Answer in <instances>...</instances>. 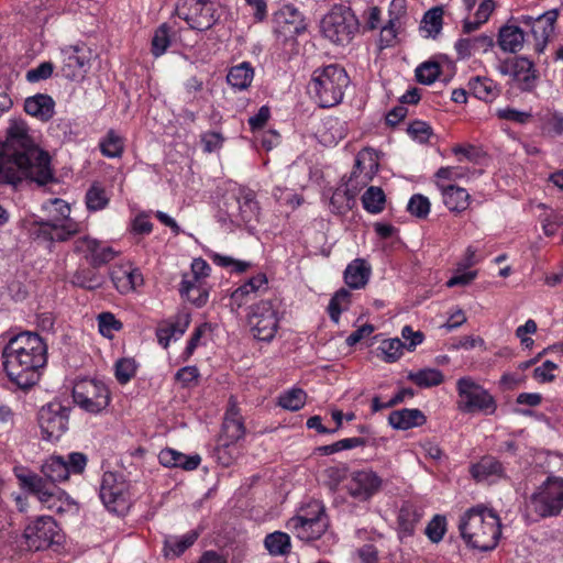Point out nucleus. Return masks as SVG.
I'll return each mask as SVG.
<instances>
[{
  "mask_svg": "<svg viewBox=\"0 0 563 563\" xmlns=\"http://www.w3.org/2000/svg\"><path fill=\"white\" fill-rule=\"evenodd\" d=\"M23 178H30L38 186L56 181L49 155L33 142L27 124L23 120H12L0 146V184L15 186Z\"/></svg>",
  "mask_w": 563,
  "mask_h": 563,
  "instance_id": "1",
  "label": "nucleus"
},
{
  "mask_svg": "<svg viewBox=\"0 0 563 563\" xmlns=\"http://www.w3.org/2000/svg\"><path fill=\"white\" fill-rule=\"evenodd\" d=\"M3 366L10 380L21 389L37 384L47 362V346L34 332H22L9 340L2 351Z\"/></svg>",
  "mask_w": 563,
  "mask_h": 563,
  "instance_id": "2",
  "label": "nucleus"
},
{
  "mask_svg": "<svg viewBox=\"0 0 563 563\" xmlns=\"http://www.w3.org/2000/svg\"><path fill=\"white\" fill-rule=\"evenodd\" d=\"M459 530L470 547L490 551L497 547L501 536L500 518L493 509L476 506L461 517Z\"/></svg>",
  "mask_w": 563,
  "mask_h": 563,
  "instance_id": "3",
  "label": "nucleus"
},
{
  "mask_svg": "<svg viewBox=\"0 0 563 563\" xmlns=\"http://www.w3.org/2000/svg\"><path fill=\"white\" fill-rule=\"evenodd\" d=\"M350 78L343 67L331 64L317 68L312 73L309 91L321 108H331L339 104L349 86Z\"/></svg>",
  "mask_w": 563,
  "mask_h": 563,
  "instance_id": "4",
  "label": "nucleus"
},
{
  "mask_svg": "<svg viewBox=\"0 0 563 563\" xmlns=\"http://www.w3.org/2000/svg\"><path fill=\"white\" fill-rule=\"evenodd\" d=\"M456 391L459 396L456 408L462 413L493 415L497 409L494 396L471 376L457 379Z\"/></svg>",
  "mask_w": 563,
  "mask_h": 563,
  "instance_id": "5",
  "label": "nucleus"
},
{
  "mask_svg": "<svg viewBox=\"0 0 563 563\" xmlns=\"http://www.w3.org/2000/svg\"><path fill=\"white\" fill-rule=\"evenodd\" d=\"M321 33L334 44L344 45L352 41L358 30V21L345 5H334L320 22Z\"/></svg>",
  "mask_w": 563,
  "mask_h": 563,
  "instance_id": "6",
  "label": "nucleus"
},
{
  "mask_svg": "<svg viewBox=\"0 0 563 563\" xmlns=\"http://www.w3.org/2000/svg\"><path fill=\"white\" fill-rule=\"evenodd\" d=\"M528 509L542 518L558 516L563 509V478L549 476L530 496Z\"/></svg>",
  "mask_w": 563,
  "mask_h": 563,
  "instance_id": "7",
  "label": "nucleus"
},
{
  "mask_svg": "<svg viewBox=\"0 0 563 563\" xmlns=\"http://www.w3.org/2000/svg\"><path fill=\"white\" fill-rule=\"evenodd\" d=\"M176 14L185 20L190 29L207 31L219 20L220 14L216 2L211 0H180Z\"/></svg>",
  "mask_w": 563,
  "mask_h": 563,
  "instance_id": "8",
  "label": "nucleus"
},
{
  "mask_svg": "<svg viewBox=\"0 0 563 563\" xmlns=\"http://www.w3.org/2000/svg\"><path fill=\"white\" fill-rule=\"evenodd\" d=\"M73 399L82 410L99 413L109 406L110 390L101 380L80 379L73 387Z\"/></svg>",
  "mask_w": 563,
  "mask_h": 563,
  "instance_id": "9",
  "label": "nucleus"
},
{
  "mask_svg": "<svg viewBox=\"0 0 563 563\" xmlns=\"http://www.w3.org/2000/svg\"><path fill=\"white\" fill-rule=\"evenodd\" d=\"M25 548L30 551H44L62 540L60 529L51 516H41L29 523L23 532Z\"/></svg>",
  "mask_w": 563,
  "mask_h": 563,
  "instance_id": "10",
  "label": "nucleus"
},
{
  "mask_svg": "<svg viewBox=\"0 0 563 563\" xmlns=\"http://www.w3.org/2000/svg\"><path fill=\"white\" fill-rule=\"evenodd\" d=\"M249 325L255 339L269 342L278 330L279 319L273 300H261L250 307Z\"/></svg>",
  "mask_w": 563,
  "mask_h": 563,
  "instance_id": "11",
  "label": "nucleus"
},
{
  "mask_svg": "<svg viewBox=\"0 0 563 563\" xmlns=\"http://www.w3.org/2000/svg\"><path fill=\"white\" fill-rule=\"evenodd\" d=\"M311 512L297 515L288 521V527L294 530L297 538L303 541L319 539L329 526L325 509L322 505L316 503L311 506Z\"/></svg>",
  "mask_w": 563,
  "mask_h": 563,
  "instance_id": "12",
  "label": "nucleus"
},
{
  "mask_svg": "<svg viewBox=\"0 0 563 563\" xmlns=\"http://www.w3.org/2000/svg\"><path fill=\"white\" fill-rule=\"evenodd\" d=\"M70 408L59 401L43 406L37 413L38 426L46 440H58L68 429Z\"/></svg>",
  "mask_w": 563,
  "mask_h": 563,
  "instance_id": "13",
  "label": "nucleus"
},
{
  "mask_svg": "<svg viewBox=\"0 0 563 563\" xmlns=\"http://www.w3.org/2000/svg\"><path fill=\"white\" fill-rule=\"evenodd\" d=\"M99 496L110 511L120 512L129 504V484L121 474L106 472L102 475Z\"/></svg>",
  "mask_w": 563,
  "mask_h": 563,
  "instance_id": "14",
  "label": "nucleus"
},
{
  "mask_svg": "<svg viewBox=\"0 0 563 563\" xmlns=\"http://www.w3.org/2000/svg\"><path fill=\"white\" fill-rule=\"evenodd\" d=\"M227 214L244 224L257 220L260 207L255 200V192L251 189L239 188L232 192L224 201Z\"/></svg>",
  "mask_w": 563,
  "mask_h": 563,
  "instance_id": "15",
  "label": "nucleus"
},
{
  "mask_svg": "<svg viewBox=\"0 0 563 563\" xmlns=\"http://www.w3.org/2000/svg\"><path fill=\"white\" fill-rule=\"evenodd\" d=\"M559 14V9H552L536 18L531 15H520L515 19L518 24L530 29V33L536 41L534 51L538 54L543 53L545 49L551 34L554 32V25Z\"/></svg>",
  "mask_w": 563,
  "mask_h": 563,
  "instance_id": "16",
  "label": "nucleus"
},
{
  "mask_svg": "<svg viewBox=\"0 0 563 563\" xmlns=\"http://www.w3.org/2000/svg\"><path fill=\"white\" fill-rule=\"evenodd\" d=\"M498 70L510 76L521 91H532L537 85L538 76L533 63L527 57H514L503 60Z\"/></svg>",
  "mask_w": 563,
  "mask_h": 563,
  "instance_id": "17",
  "label": "nucleus"
},
{
  "mask_svg": "<svg viewBox=\"0 0 563 563\" xmlns=\"http://www.w3.org/2000/svg\"><path fill=\"white\" fill-rule=\"evenodd\" d=\"M30 232L35 240L65 242L79 232V224L75 221L40 220L32 223Z\"/></svg>",
  "mask_w": 563,
  "mask_h": 563,
  "instance_id": "18",
  "label": "nucleus"
},
{
  "mask_svg": "<svg viewBox=\"0 0 563 563\" xmlns=\"http://www.w3.org/2000/svg\"><path fill=\"white\" fill-rule=\"evenodd\" d=\"M18 478L22 487L34 494L48 509H60L56 507V503L62 500L66 493L55 484L36 474L19 475Z\"/></svg>",
  "mask_w": 563,
  "mask_h": 563,
  "instance_id": "19",
  "label": "nucleus"
},
{
  "mask_svg": "<svg viewBox=\"0 0 563 563\" xmlns=\"http://www.w3.org/2000/svg\"><path fill=\"white\" fill-rule=\"evenodd\" d=\"M380 477L372 470L356 471L347 483L349 494L361 501L368 500L380 487Z\"/></svg>",
  "mask_w": 563,
  "mask_h": 563,
  "instance_id": "20",
  "label": "nucleus"
},
{
  "mask_svg": "<svg viewBox=\"0 0 563 563\" xmlns=\"http://www.w3.org/2000/svg\"><path fill=\"white\" fill-rule=\"evenodd\" d=\"M245 427L240 415L236 401L233 397L229 400V406L224 415L222 431L219 440L229 441L230 443H239L244 438Z\"/></svg>",
  "mask_w": 563,
  "mask_h": 563,
  "instance_id": "21",
  "label": "nucleus"
},
{
  "mask_svg": "<svg viewBox=\"0 0 563 563\" xmlns=\"http://www.w3.org/2000/svg\"><path fill=\"white\" fill-rule=\"evenodd\" d=\"M74 251L77 253H89L91 255L90 263L93 267L109 263L117 255V252L112 247H101L98 241L88 236L78 239L75 242Z\"/></svg>",
  "mask_w": 563,
  "mask_h": 563,
  "instance_id": "22",
  "label": "nucleus"
},
{
  "mask_svg": "<svg viewBox=\"0 0 563 563\" xmlns=\"http://www.w3.org/2000/svg\"><path fill=\"white\" fill-rule=\"evenodd\" d=\"M378 169V163L372 158L369 152H360L355 158L353 170L351 172L349 184L356 188L358 185L365 186L372 180L373 175Z\"/></svg>",
  "mask_w": 563,
  "mask_h": 563,
  "instance_id": "23",
  "label": "nucleus"
},
{
  "mask_svg": "<svg viewBox=\"0 0 563 563\" xmlns=\"http://www.w3.org/2000/svg\"><path fill=\"white\" fill-rule=\"evenodd\" d=\"M274 20L279 32H283L284 34L295 35L305 30L302 14L292 4L282 7L275 13Z\"/></svg>",
  "mask_w": 563,
  "mask_h": 563,
  "instance_id": "24",
  "label": "nucleus"
},
{
  "mask_svg": "<svg viewBox=\"0 0 563 563\" xmlns=\"http://www.w3.org/2000/svg\"><path fill=\"white\" fill-rule=\"evenodd\" d=\"M64 55L63 73L68 79H76L86 71L89 58L82 53V48L78 45L67 46L62 49Z\"/></svg>",
  "mask_w": 563,
  "mask_h": 563,
  "instance_id": "25",
  "label": "nucleus"
},
{
  "mask_svg": "<svg viewBox=\"0 0 563 563\" xmlns=\"http://www.w3.org/2000/svg\"><path fill=\"white\" fill-rule=\"evenodd\" d=\"M24 110L27 114L47 122L55 113V101L48 95L37 93L25 99Z\"/></svg>",
  "mask_w": 563,
  "mask_h": 563,
  "instance_id": "26",
  "label": "nucleus"
},
{
  "mask_svg": "<svg viewBox=\"0 0 563 563\" xmlns=\"http://www.w3.org/2000/svg\"><path fill=\"white\" fill-rule=\"evenodd\" d=\"M494 46V38L490 35L481 34L474 37L460 38L454 47L457 58L465 59L473 54L486 53Z\"/></svg>",
  "mask_w": 563,
  "mask_h": 563,
  "instance_id": "27",
  "label": "nucleus"
},
{
  "mask_svg": "<svg viewBox=\"0 0 563 563\" xmlns=\"http://www.w3.org/2000/svg\"><path fill=\"white\" fill-rule=\"evenodd\" d=\"M158 461L166 467H180L185 471H192L199 466L201 457L198 454L188 456L174 449L166 448L159 452Z\"/></svg>",
  "mask_w": 563,
  "mask_h": 563,
  "instance_id": "28",
  "label": "nucleus"
},
{
  "mask_svg": "<svg viewBox=\"0 0 563 563\" xmlns=\"http://www.w3.org/2000/svg\"><path fill=\"white\" fill-rule=\"evenodd\" d=\"M427 417L420 409H401L389 413L388 422L397 430H408L424 424Z\"/></svg>",
  "mask_w": 563,
  "mask_h": 563,
  "instance_id": "29",
  "label": "nucleus"
},
{
  "mask_svg": "<svg viewBox=\"0 0 563 563\" xmlns=\"http://www.w3.org/2000/svg\"><path fill=\"white\" fill-rule=\"evenodd\" d=\"M498 45L507 53H517L523 47L525 32L519 25L506 24L499 29Z\"/></svg>",
  "mask_w": 563,
  "mask_h": 563,
  "instance_id": "30",
  "label": "nucleus"
},
{
  "mask_svg": "<svg viewBox=\"0 0 563 563\" xmlns=\"http://www.w3.org/2000/svg\"><path fill=\"white\" fill-rule=\"evenodd\" d=\"M181 297L194 303L196 307H202L207 303L209 292L203 287L202 280L189 279V276L185 274L180 283L179 288Z\"/></svg>",
  "mask_w": 563,
  "mask_h": 563,
  "instance_id": "31",
  "label": "nucleus"
},
{
  "mask_svg": "<svg viewBox=\"0 0 563 563\" xmlns=\"http://www.w3.org/2000/svg\"><path fill=\"white\" fill-rule=\"evenodd\" d=\"M441 191L443 202L449 210L453 212H462L468 208L471 196L466 189L455 185H442Z\"/></svg>",
  "mask_w": 563,
  "mask_h": 563,
  "instance_id": "32",
  "label": "nucleus"
},
{
  "mask_svg": "<svg viewBox=\"0 0 563 563\" xmlns=\"http://www.w3.org/2000/svg\"><path fill=\"white\" fill-rule=\"evenodd\" d=\"M371 267L362 258L352 261L344 272V280L346 285L353 289L363 288L369 278Z\"/></svg>",
  "mask_w": 563,
  "mask_h": 563,
  "instance_id": "33",
  "label": "nucleus"
},
{
  "mask_svg": "<svg viewBox=\"0 0 563 563\" xmlns=\"http://www.w3.org/2000/svg\"><path fill=\"white\" fill-rule=\"evenodd\" d=\"M199 533L195 530L187 532L181 537L170 536L164 542V555L167 559H174L181 555L198 539Z\"/></svg>",
  "mask_w": 563,
  "mask_h": 563,
  "instance_id": "34",
  "label": "nucleus"
},
{
  "mask_svg": "<svg viewBox=\"0 0 563 563\" xmlns=\"http://www.w3.org/2000/svg\"><path fill=\"white\" fill-rule=\"evenodd\" d=\"M471 474L477 481H485L492 476L501 477L504 475V466L497 459L484 456L479 462L472 465Z\"/></svg>",
  "mask_w": 563,
  "mask_h": 563,
  "instance_id": "35",
  "label": "nucleus"
},
{
  "mask_svg": "<svg viewBox=\"0 0 563 563\" xmlns=\"http://www.w3.org/2000/svg\"><path fill=\"white\" fill-rule=\"evenodd\" d=\"M43 477L53 484L68 479V468L65 459L62 456H51L42 465Z\"/></svg>",
  "mask_w": 563,
  "mask_h": 563,
  "instance_id": "36",
  "label": "nucleus"
},
{
  "mask_svg": "<svg viewBox=\"0 0 563 563\" xmlns=\"http://www.w3.org/2000/svg\"><path fill=\"white\" fill-rule=\"evenodd\" d=\"M468 87L474 97L486 102L493 101L499 95L497 85L487 77L477 76L472 78Z\"/></svg>",
  "mask_w": 563,
  "mask_h": 563,
  "instance_id": "37",
  "label": "nucleus"
},
{
  "mask_svg": "<svg viewBox=\"0 0 563 563\" xmlns=\"http://www.w3.org/2000/svg\"><path fill=\"white\" fill-rule=\"evenodd\" d=\"M408 380L420 388H431L441 385L444 382V375L440 369L426 367L417 372H409Z\"/></svg>",
  "mask_w": 563,
  "mask_h": 563,
  "instance_id": "38",
  "label": "nucleus"
},
{
  "mask_svg": "<svg viewBox=\"0 0 563 563\" xmlns=\"http://www.w3.org/2000/svg\"><path fill=\"white\" fill-rule=\"evenodd\" d=\"M264 547L272 556H285L290 553V537L282 531L268 533L264 539Z\"/></svg>",
  "mask_w": 563,
  "mask_h": 563,
  "instance_id": "39",
  "label": "nucleus"
},
{
  "mask_svg": "<svg viewBox=\"0 0 563 563\" xmlns=\"http://www.w3.org/2000/svg\"><path fill=\"white\" fill-rule=\"evenodd\" d=\"M254 76V70L251 67V65L246 62L241 63L240 65H236L232 67L229 70V74L227 76V81L229 85H231L233 88H236L239 90L246 89Z\"/></svg>",
  "mask_w": 563,
  "mask_h": 563,
  "instance_id": "40",
  "label": "nucleus"
},
{
  "mask_svg": "<svg viewBox=\"0 0 563 563\" xmlns=\"http://www.w3.org/2000/svg\"><path fill=\"white\" fill-rule=\"evenodd\" d=\"M443 25V9L441 7H434L428 10L421 21V30H423L428 36L435 38Z\"/></svg>",
  "mask_w": 563,
  "mask_h": 563,
  "instance_id": "41",
  "label": "nucleus"
},
{
  "mask_svg": "<svg viewBox=\"0 0 563 563\" xmlns=\"http://www.w3.org/2000/svg\"><path fill=\"white\" fill-rule=\"evenodd\" d=\"M386 196L382 188L372 186L362 196V203L364 209L373 214L379 213L384 210Z\"/></svg>",
  "mask_w": 563,
  "mask_h": 563,
  "instance_id": "42",
  "label": "nucleus"
},
{
  "mask_svg": "<svg viewBox=\"0 0 563 563\" xmlns=\"http://www.w3.org/2000/svg\"><path fill=\"white\" fill-rule=\"evenodd\" d=\"M103 156L115 158L121 157L124 151L123 139L113 130H110L99 144Z\"/></svg>",
  "mask_w": 563,
  "mask_h": 563,
  "instance_id": "43",
  "label": "nucleus"
},
{
  "mask_svg": "<svg viewBox=\"0 0 563 563\" xmlns=\"http://www.w3.org/2000/svg\"><path fill=\"white\" fill-rule=\"evenodd\" d=\"M241 454L240 444L229 441H221L218 439L217 446L214 449V456L217 461L223 466H230Z\"/></svg>",
  "mask_w": 563,
  "mask_h": 563,
  "instance_id": "44",
  "label": "nucleus"
},
{
  "mask_svg": "<svg viewBox=\"0 0 563 563\" xmlns=\"http://www.w3.org/2000/svg\"><path fill=\"white\" fill-rule=\"evenodd\" d=\"M350 297L351 292L345 289L341 288L339 289L331 298L329 306H328V312L330 316V319L338 323L340 320V316L343 310L347 308V305L350 303Z\"/></svg>",
  "mask_w": 563,
  "mask_h": 563,
  "instance_id": "45",
  "label": "nucleus"
},
{
  "mask_svg": "<svg viewBox=\"0 0 563 563\" xmlns=\"http://www.w3.org/2000/svg\"><path fill=\"white\" fill-rule=\"evenodd\" d=\"M367 444L365 438L355 437L339 440L332 444L322 445L317 448V451L322 455H331L343 450H351L357 446H364Z\"/></svg>",
  "mask_w": 563,
  "mask_h": 563,
  "instance_id": "46",
  "label": "nucleus"
},
{
  "mask_svg": "<svg viewBox=\"0 0 563 563\" xmlns=\"http://www.w3.org/2000/svg\"><path fill=\"white\" fill-rule=\"evenodd\" d=\"M307 395L300 388H292L283 393L278 398V405L284 409L297 411L306 404Z\"/></svg>",
  "mask_w": 563,
  "mask_h": 563,
  "instance_id": "47",
  "label": "nucleus"
},
{
  "mask_svg": "<svg viewBox=\"0 0 563 563\" xmlns=\"http://www.w3.org/2000/svg\"><path fill=\"white\" fill-rule=\"evenodd\" d=\"M109 198L103 187L98 184L91 185L86 192V206L90 211L102 210L107 207Z\"/></svg>",
  "mask_w": 563,
  "mask_h": 563,
  "instance_id": "48",
  "label": "nucleus"
},
{
  "mask_svg": "<svg viewBox=\"0 0 563 563\" xmlns=\"http://www.w3.org/2000/svg\"><path fill=\"white\" fill-rule=\"evenodd\" d=\"M71 283L75 286L96 289L101 286V277L90 268L78 269L71 277Z\"/></svg>",
  "mask_w": 563,
  "mask_h": 563,
  "instance_id": "49",
  "label": "nucleus"
},
{
  "mask_svg": "<svg viewBox=\"0 0 563 563\" xmlns=\"http://www.w3.org/2000/svg\"><path fill=\"white\" fill-rule=\"evenodd\" d=\"M404 347H406V344H404L400 339L395 338L384 340L378 346V350L383 354L385 362L393 363L400 358Z\"/></svg>",
  "mask_w": 563,
  "mask_h": 563,
  "instance_id": "50",
  "label": "nucleus"
},
{
  "mask_svg": "<svg viewBox=\"0 0 563 563\" xmlns=\"http://www.w3.org/2000/svg\"><path fill=\"white\" fill-rule=\"evenodd\" d=\"M441 73V66L437 62H424L416 69L417 81L422 85H431Z\"/></svg>",
  "mask_w": 563,
  "mask_h": 563,
  "instance_id": "51",
  "label": "nucleus"
},
{
  "mask_svg": "<svg viewBox=\"0 0 563 563\" xmlns=\"http://www.w3.org/2000/svg\"><path fill=\"white\" fill-rule=\"evenodd\" d=\"M170 45L169 27L162 24L154 33L152 38V53L158 57L163 55Z\"/></svg>",
  "mask_w": 563,
  "mask_h": 563,
  "instance_id": "52",
  "label": "nucleus"
},
{
  "mask_svg": "<svg viewBox=\"0 0 563 563\" xmlns=\"http://www.w3.org/2000/svg\"><path fill=\"white\" fill-rule=\"evenodd\" d=\"M446 531V520L444 516L435 515L426 527V534L433 543H439Z\"/></svg>",
  "mask_w": 563,
  "mask_h": 563,
  "instance_id": "53",
  "label": "nucleus"
},
{
  "mask_svg": "<svg viewBox=\"0 0 563 563\" xmlns=\"http://www.w3.org/2000/svg\"><path fill=\"white\" fill-rule=\"evenodd\" d=\"M136 373L133 358H121L115 363V378L120 384H126Z\"/></svg>",
  "mask_w": 563,
  "mask_h": 563,
  "instance_id": "54",
  "label": "nucleus"
},
{
  "mask_svg": "<svg viewBox=\"0 0 563 563\" xmlns=\"http://www.w3.org/2000/svg\"><path fill=\"white\" fill-rule=\"evenodd\" d=\"M496 115L500 120H506L518 124H526L532 119L531 111H520L510 107L497 109Z\"/></svg>",
  "mask_w": 563,
  "mask_h": 563,
  "instance_id": "55",
  "label": "nucleus"
},
{
  "mask_svg": "<svg viewBox=\"0 0 563 563\" xmlns=\"http://www.w3.org/2000/svg\"><path fill=\"white\" fill-rule=\"evenodd\" d=\"M407 209L412 216L424 219L430 212V201L427 197L417 194L410 198Z\"/></svg>",
  "mask_w": 563,
  "mask_h": 563,
  "instance_id": "56",
  "label": "nucleus"
},
{
  "mask_svg": "<svg viewBox=\"0 0 563 563\" xmlns=\"http://www.w3.org/2000/svg\"><path fill=\"white\" fill-rule=\"evenodd\" d=\"M99 331L103 336L111 338L114 331L122 328V323L110 312H102L98 316Z\"/></svg>",
  "mask_w": 563,
  "mask_h": 563,
  "instance_id": "57",
  "label": "nucleus"
},
{
  "mask_svg": "<svg viewBox=\"0 0 563 563\" xmlns=\"http://www.w3.org/2000/svg\"><path fill=\"white\" fill-rule=\"evenodd\" d=\"M418 521L419 516L411 507L406 506L400 509L398 515V525L404 532L411 534Z\"/></svg>",
  "mask_w": 563,
  "mask_h": 563,
  "instance_id": "58",
  "label": "nucleus"
},
{
  "mask_svg": "<svg viewBox=\"0 0 563 563\" xmlns=\"http://www.w3.org/2000/svg\"><path fill=\"white\" fill-rule=\"evenodd\" d=\"M354 201V195L350 194L349 189L345 190H335L330 198V205L336 210V212L341 213L347 209L352 208V203Z\"/></svg>",
  "mask_w": 563,
  "mask_h": 563,
  "instance_id": "59",
  "label": "nucleus"
},
{
  "mask_svg": "<svg viewBox=\"0 0 563 563\" xmlns=\"http://www.w3.org/2000/svg\"><path fill=\"white\" fill-rule=\"evenodd\" d=\"M224 140V136L220 132L216 131H207L200 136V142L202 144L203 152L206 153L219 151L222 147Z\"/></svg>",
  "mask_w": 563,
  "mask_h": 563,
  "instance_id": "60",
  "label": "nucleus"
},
{
  "mask_svg": "<svg viewBox=\"0 0 563 563\" xmlns=\"http://www.w3.org/2000/svg\"><path fill=\"white\" fill-rule=\"evenodd\" d=\"M399 25L398 16H390L388 23L380 31V46L388 47L391 46L397 36V26Z\"/></svg>",
  "mask_w": 563,
  "mask_h": 563,
  "instance_id": "61",
  "label": "nucleus"
},
{
  "mask_svg": "<svg viewBox=\"0 0 563 563\" xmlns=\"http://www.w3.org/2000/svg\"><path fill=\"white\" fill-rule=\"evenodd\" d=\"M407 131L412 139L418 140L421 143L427 142L432 134L431 126L427 122L419 120L411 122L408 125Z\"/></svg>",
  "mask_w": 563,
  "mask_h": 563,
  "instance_id": "62",
  "label": "nucleus"
},
{
  "mask_svg": "<svg viewBox=\"0 0 563 563\" xmlns=\"http://www.w3.org/2000/svg\"><path fill=\"white\" fill-rule=\"evenodd\" d=\"M88 459L87 455L81 452H71L65 459L68 474H82L86 468Z\"/></svg>",
  "mask_w": 563,
  "mask_h": 563,
  "instance_id": "63",
  "label": "nucleus"
},
{
  "mask_svg": "<svg viewBox=\"0 0 563 563\" xmlns=\"http://www.w3.org/2000/svg\"><path fill=\"white\" fill-rule=\"evenodd\" d=\"M54 65L51 62L41 63L37 67L27 70L26 80L29 82H37L52 76Z\"/></svg>",
  "mask_w": 563,
  "mask_h": 563,
  "instance_id": "64",
  "label": "nucleus"
}]
</instances>
